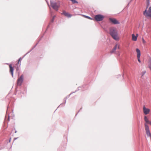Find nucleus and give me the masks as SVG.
I'll return each mask as SVG.
<instances>
[{"label":"nucleus","mask_w":151,"mask_h":151,"mask_svg":"<svg viewBox=\"0 0 151 151\" xmlns=\"http://www.w3.org/2000/svg\"><path fill=\"white\" fill-rule=\"evenodd\" d=\"M145 73H146L145 71L142 72V76H143L145 74Z\"/></svg>","instance_id":"obj_20"},{"label":"nucleus","mask_w":151,"mask_h":151,"mask_svg":"<svg viewBox=\"0 0 151 151\" xmlns=\"http://www.w3.org/2000/svg\"><path fill=\"white\" fill-rule=\"evenodd\" d=\"M143 111L144 113L146 115L148 114L150 112V109L146 108L145 106L143 107Z\"/></svg>","instance_id":"obj_8"},{"label":"nucleus","mask_w":151,"mask_h":151,"mask_svg":"<svg viewBox=\"0 0 151 151\" xmlns=\"http://www.w3.org/2000/svg\"><path fill=\"white\" fill-rule=\"evenodd\" d=\"M144 120L147 123L150 124L151 126V121H149L146 116H145L144 117Z\"/></svg>","instance_id":"obj_13"},{"label":"nucleus","mask_w":151,"mask_h":151,"mask_svg":"<svg viewBox=\"0 0 151 151\" xmlns=\"http://www.w3.org/2000/svg\"><path fill=\"white\" fill-rule=\"evenodd\" d=\"M148 67L149 68V69H150V70L151 71V59H150L149 60L148 62Z\"/></svg>","instance_id":"obj_16"},{"label":"nucleus","mask_w":151,"mask_h":151,"mask_svg":"<svg viewBox=\"0 0 151 151\" xmlns=\"http://www.w3.org/2000/svg\"><path fill=\"white\" fill-rule=\"evenodd\" d=\"M51 5L54 9L57 11L58 10V8L60 6L59 4H57L56 3L52 2V1H51Z\"/></svg>","instance_id":"obj_3"},{"label":"nucleus","mask_w":151,"mask_h":151,"mask_svg":"<svg viewBox=\"0 0 151 151\" xmlns=\"http://www.w3.org/2000/svg\"><path fill=\"white\" fill-rule=\"evenodd\" d=\"M142 41L143 43H145L146 42L144 40V39H143V38H142Z\"/></svg>","instance_id":"obj_17"},{"label":"nucleus","mask_w":151,"mask_h":151,"mask_svg":"<svg viewBox=\"0 0 151 151\" xmlns=\"http://www.w3.org/2000/svg\"><path fill=\"white\" fill-rule=\"evenodd\" d=\"M110 32L111 35L114 40L117 41L119 40V38L118 35V31L116 28H111L110 29Z\"/></svg>","instance_id":"obj_1"},{"label":"nucleus","mask_w":151,"mask_h":151,"mask_svg":"<svg viewBox=\"0 0 151 151\" xmlns=\"http://www.w3.org/2000/svg\"><path fill=\"white\" fill-rule=\"evenodd\" d=\"M137 39V37H136L134 34L132 35V40L133 41H136Z\"/></svg>","instance_id":"obj_15"},{"label":"nucleus","mask_w":151,"mask_h":151,"mask_svg":"<svg viewBox=\"0 0 151 151\" xmlns=\"http://www.w3.org/2000/svg\"><path fill=\"white\" fill-rule=\"evenodd\" d=\"M21 58H20L18 61L17 64H19V62L21 61Z\"/></svg>","instance_id":"obj_19"},{"label":"nucleus","mask_w":151,"mask_h":151,"mask_svg":"<svg viewBox=\"0 0 151 151\" xmlns=\"http://www.w3.org/2000/svg\"><path fill=\"white\" fill-rule=\"evenodd\" d=\"M54 17H53V19H54ZM52 21L53 22V20H52Z\"/></svg>","instance_id":"obj_23"},{"label":"nucleus","mask_w":151,"mask_h":151,"mask_svg":"<svg viewBox=\"0 0 151 151\" xmlns=\"http://www.w3.org/2000/svg\"><path fill=\"white\" fill-rule=\"evenodd\" d=\"M104 18V17L103 16L98 14L95 16L94 19L96 21H100L103 20Z\"/></svg>","instance_id":"obj_4"},{"label":"nucleus","mask_w":151,"mask_h":151,"mask_svg":"<svg viewBox=\"0 0 151 151\" xmlns=\"http://www.w3.org/2000/svg\"><path fill=\"white\" fill-rule=\"evenodd\" d=\"M147 13L151 14V6L149 8L148 11L146 9L143 12V14L145 17L146 15L145 14Z\"/></svg>","instance_id":"obj_10"},{"label":"nucleus","mask_w":151,"mask_h":151,"mask_svg":"<svg viewBox=\"0 0 151 151\" xmlns=\"http://www.w3.org/2000/svg\"><path fill=\"white\" fill-rule=\"evenodd\" d=\"M149 1L150 0H147V1L148 3H149Z\"/></svg>","instance_id":"obj_21"},{"label":"nucleus","mask_w":151,"mask_h":151,"mask_svg":"<svg viewBox=\"0 0 151 151\" xmlns=\"http://www.w3.org/2000/svg\"><path fill=\"white\" fill-rule=\"evenodd\" d=\"M85 17L87 18L90 19H91V20L93 19L91 18V17H90L88 16H85Z\"/></svg>","instance_id":"obj_18"},{"label":"nucleus","mask_w":151,"mask_h":151,"mask_svg":"<svg viewBox=\"0 0 151 151\" xmlns=\"http://www.w3.org/2000/svg\"><path fill=\"white\" fill-rule=\"evenodd\" d=\"M109 20L111 22L114 24H119V22L115 19L110 18L109 19Z\"/></svg>","instance_id":"obj_7"},{"label":"nucleus","mask_w":151,"mask_h":151,"mask_svg":"<svg viewBox=\"0 0 151 151\" xmlns=\"http://www.w3.org/2000/svg\"><path fill=\"white\" fill-rule=\"evenodd\" d=\"M146 17L149 19L151 20V14H149L148 13H147L145 14Z\"/></svg>","instance_id":"obj_14"},{"label":"nucleus","mask_w":151,"mask_h":151,"mask_svg":"<svg viewBox=\"0 0 151 151\" xmlns=\"http://www.w3.org/2000/svg\"><path fill=\"white\" fill-rule=\"evenodd\" d=\"M136 51L137 53V56L138 60L139 63H140L141 61L140 60V55H141V53H140V50L138 48H137L136 49Z\"/></svg>","instance_id":"obj_6"},{"label":"nucleus","mask_w":151,"mask_h":151,"mask_svg":"<svg viewBox=\"0 0 151 151\" xmlns=\"http://www.w3.org/2000/svg\"><path fill=\"white\" fill-rule=\"evenodd\" d=\"M145 129L146 131V134L148 137H150L151 138V133L150 132L149 127L146 123L145 124Z\"/></svg>","instance_id":"obj_2"},{"label":"nucleus","mask_w":151,"mask_h":151,"mask_svg":"<svg viewBox=\"0 0 151 151\" xmlns=\"http://www.w3.org/2000/svg\"><path fill=\"white\" fill-rule=\"evenodd\" d=\"M62 14L68 17H70L72 16L71 15L68 13L64 10L63 11Z\"/></svg>","instance_id":"obj_11"},{"label":"nucleus","mask_w":151,"mask_h":151,"mask_svg":"<svg viewBox=\"0 0 151 151\" xmlns=\"http://www.w3.org/2000/svg\"><path fill=\"white\" fill-rule=\"evenodd\" d=\"M9 67L10 68V72L11 73L12 76H13L14 69L12 67V65L11 64H10L9 65Z\"/></svg>","instance_id":"obj_12"},{"label":"nucleus","mask_w":151,"mask_h":151,"mask_svg":"<svg viewBox=\"0 0 151 151\" xmlns=\"http://www.w3.org/2000/svg\"><path fill=\"white\" fill-rule=\"evenodd\" d=\"M117 48L118 49L119 48V45L118 44H116L113 49L111 51V53L114 52Z\"/></svg>","instance_id":"obj_9"},{"label":"nucleus","mask_w":151,"mask_h":151,"mask_svg":"<svg viewBox=\"0 0 151 151\" xmlns=\"http://www.w3.org/2000/svg\"><path fill=\"white\" fill-rule=\"evenodd\" d=\"M23 76L22 75L17 80V85L21 86L23 82Z\"/></svg>","instance_id":"obj_5"},{"label":"nucleus","mask_w":151,"mask_h":151,"mask_svg":"<svg viewBox=\"0 0 151 151\" xmlns=\"http://www.w3.org/2000/svg\"><path fill=\"white\" fill-rule=\"evenodd\" d=\"M138 34H136V36H136V37H137H137H138Z\"/></svg>","instance_id":"obj_22"}]
</instances>
